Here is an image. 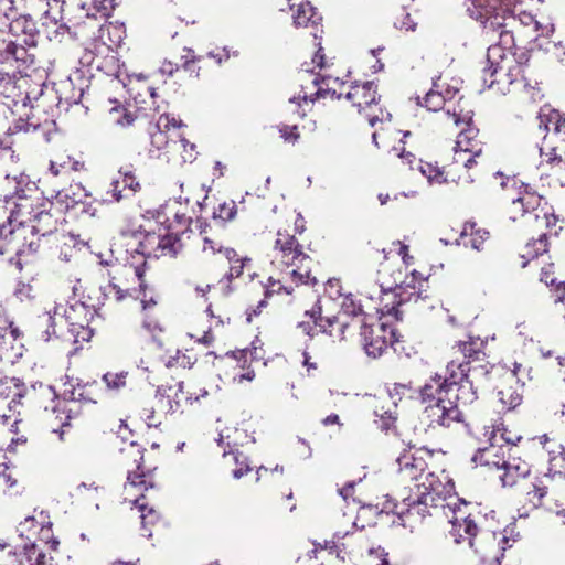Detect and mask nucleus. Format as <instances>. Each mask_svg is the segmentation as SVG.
Wrapping results in <instances>:
<instances>
[{"instance_id": "21", "label": "nucleus", "mask_w": 565, "mask_h": 565, "mask_svg": "<svg viewBox=\"0 0 565 565\" xmlns=\"http://www.w3.org/2000/svg\"><path fill=\"white\" fill-rule=\"evenodd\" d=\"M291 11L294 24L296 26L308 28L312 25L317 28L321 17L315 11L308 0H285Z\"/></svg>"}, {"instance_id": "40", "label": "nucleus", "mask_w": 565, "mask_h": 565, "mask_svg": "<svg viewBox=\"0 0 565 565\" xmlns=\"http://www.w3.org/2000/svg\"><path fill=\"white\" fill-rule=\"evenodd\" d=\"M196 361L195 355L191 351H179L177 350L173 355H170L166 360L167 367H182L190 369Z\"/></svg>"}, {"instance_id": "35", "label": "nucleus", "mask_w": 565, "mask_h": 565, "mask_svg": "<svg viewBox=\"0 0 565 565\" xmlns=\"http://www.w3.org/2000/svg\"><path fill=\"white\" fill-rule=\"evenodd\" d=\"M469 364L466 362L451 361L447 365V376L443 380L455 391V386L468 377Z\"/></svg>"}, {"instance_id": "26", "label": "nucleus", "mask_w": 565, "mask_h": 565, "mask_svg": "<svg viewBox=\"0 0 565 565\" xmlns=\"http://www.w3.org/2000/svg\"><path fill=\"white\" fill-rule=\"evenodd\" d=\"M92 194L81 184H71L67 189H64L56 194V202L64 205L66 210L73 209L78 204H85V200L90 198Z\"/></svg>"}, {"instance_id": "39", "label": "nucleus", "mask_w": 565, "mask_h": 565, "mask_svg": "<svg viewBox=\"0 0 565 565\" xmlns=\"http://www.w3.org/2000/svg\"><path fill=\"white\" fill-rule=\"evenodd\" d=\"M462 404H471L477 398V393L469 376L455 386L454 395Z\"/></svg>"}, {"instance_id": "50", "label": "nucleus", "mask_w": 565, "mask_h": 565, "mask_svg": "<svg viewBox=\"0 0 565 565\" xmlns=\"http://www.w3.org/2000/svg\"><path fill=\"white\" fill-rule=\"evenodd\" d=\"M232 459L236 465L239 466L233 470L234 478L239 479L250 470L249 465L247 462V458L242 454H233Z\"/></svg>"}, {"instance_id": "58", "label": "nucleus", "mask_w": 565, "mask_h": 565, "mask_svg": "<svg viewBox=\"0 0 565 565\" xmlns=\"http://www.w3.org/2000/svg\"><path fill=\"white\" fill-rule=\"evenodd\" d=\"M280 136L286 141L295 142L299 138V134L297 132V126H285L280 128Z\"/></svg>"}, {"instance_id": "6", "label": "nucleus", "mask_w": 565, "mask_h": 565, "mask_svg": "<svg viewBox=\"0 0 565 565\" xmlns=\"http://www.w3.org/2000/svg\"><path fill=\"white\" fill-rule=\"evenodd\" d=\"M454 390L441 375H434L420 388V399L425 404L424 415L429 426L449 427L460 418V411L452 398Z\"/></svg>"}, {"instance_id": "27", "label": "nucleus", "mask_w": 565, "mask_h": 565, "mask_svg": "<svg viewBox=\"0 0 565 565\" xmlns=\"http://www.w3.org/2000/svg\"><path fill=\"white\" fill-rule=\"evenodd\" d=\"M418 170L427 179L429 184H443L449 181H457L455 169L443 170L437 164L420 161Z\"/></svg>"}, {"instance_id": "51", "label": "nucleus", "mask_w": 565, "mask_h": 565, "mask_svg": "<svg viewBox=\"0 0 565 565\" xmlns=\"http://www.w3.org/2000/svg\"><path fill=\"white\" fill-rule=\"evenodd\" d=\"M119 174L122 181V188L130 190L132 193L139 191L140 184L137 181L135 174L131 171L119 170Z\"/></svg>"}, {"instance_id": "13", "label": "nucleus", "mask_w": 565, "mask_h": 565, "mask_svg": "<svg viewBox=\"0 0 565 565\" xmlns=\"http://www.w3.org/2000/svg\"><path fill=\"white\" fill-rule=\"evenodd\" d=\"M361 327V341L365 353L373 358H380L394 342L395 333L392 327L385 323L369 324L363 316L352 322Z\"/></svg>"}, {"instance_id": "57", "label": "nucleus", "mask_w": 565, "mask_h": 565, "mask_svg": "<svg viewBox=\"0 0 565 565\" xmlns=\"http://www.w3.org/2000/svg\"><path fill=\"white\" fill-rule=\"evenodd\" d=\"M391 152L407 164H412L415 159L414 154L411 152H406L403 146H394L391 149Z\"/></svg>"}, {"instance_id": "9", "label": "nucleus", "mask_w": 565, "mask_h": 565, "mask_svg": "<svg viewBox=\"0 0 565 565\" xmlns=\"http://www.w3.org/2000/svg\"><path fill=\"white\" fill-rule=\"evenodd\" d=\"M172 223L168 226H160L156 231L152 225L145 228L143 232H136L127 243L128 252L140 254L145 257L159 258L161 256H173L177 254L179 239L171 232Z\"/></svg>"}, {"instance_id": "59", "label": "nucleus", "mask_w": 565, "mask_h": 565, "mask_svg": "<svg viewBox=\"0 0 565 565\" xmlns=\"http://www.w3.org/2000/svg\"><path fill=\"white\" fill-rule=\"evenodd\" d=\"M224 249L217 242L210 239L207 237L204 238L203 243V252L215 254L216 252L224 255Z\"/></svg>"}, {"instance_id": "2", "label": "nucleus", "mask_w": 565, "mask_h": 565, "mask_svg": "<svg viewBox=\"0 0 565 565\" xmlns=\"http://www.w3.org/2000/svg\"><path fill=\"white\" fill-rule=\"evenodd\" d=\"M423 450L406 451L397 459L398 471L404 481H414L408 495L401 494V502L387 501V513L398 516L403 526L413 529L427 515L437 510L454 492V483L445 471L439 475L426 471L427 463Z\"/></svg>"}, {"instance_id": "15", "label": "nucleus", "mask_w": 565, "mask_h": 565, "mask_svg": "<svg viewBox=\"0 0 565 565\" xmlns=\"http://www.w3.org/2000/svg\"><path fill=\"white\" fill-rule=\"evenodd\" d=\"M148 484H150V483L146 480V478L142 473L128 471L127 483L125 484V493H126L125 500H128L138 507V509L141 513L140 518H141V524H142V529L145 531V535L150 537L152 534L150 531L147 532L146 527L148 524H154L158 521L159 515L154 511L153 508H148V505L146 503L141 502V500L145 498L142 493H140V494L132 493L134 490H137V491L147 490Z\"/></svg>"}, {"instance_id": "54", "label": "nucleus", "mask_w": 565, "mask_h": 565, "mask_svg": "<svg viewBox=\"0 0 565 565\" xmlns=\"http://www.w3.org/2000/svg\"><path fill=\"white\" fill-rule=\"evenodd\" d=\"M394 25L399 30L414 31L416 23L413 21L409 13L402 12L399 17H396Z\"/></svg>"}, {"instance_id": "5", "label": "nucleus", "mask_w": 565, "mask_h": 565, "mask_svg": "<svg viewBox=\"0 0 565 565\" xmlns=\"http://www.w3.org/2000/svg\"><path fill=\"white\" fill-rule=\"evenodd\" d=\"M97 316L94 307H90L82 301H75L71 305H56L52 310H49L44 317L45 322L50 324L52 330L45 331V340H50L52 334L60 333L61 337L66 338L64 329L74 343L88 342L93 337V328L90 323Z\"/></svg>"}, {"instance_id": "34", "label": "nucleus", "mask_w": 565, "mask_h": 565, "mask_svg": "<svg viewBox=\"0 0 565 565\" xmlns=\"http://www.w3.org/2000/svg\"><path fill=\"white\" fill-rule=\"evenodd\" d=\"M81 168L79 161L73 160L70 156L60 154L50 161L49 170L54 177H58L70 171H78Z\"/></svg>"}, {"instance_id": "8", "label": "nucleus", "mask_w": 565, "mask_h": 565, "mask_svg": "<svg viewBox=\"0 0 565 565\" xmlns=\"http://www.w3.org/2000/svg\"><path fill=\"white\" fill-rule=\"evenodd\" d=\"M0 76V103L6 105L18 117V120L25 122L31 119L32 115V94H39L38 89L30 92L31 78L19 73H11L3 70Z\"/></svg>"}, {"instance_id": "42", "label": "nucleus", "mask_w": 565, "mask_h": 565, "mask_svg": "<svg viewBox=\"0 0 565 565\" xmlns=\"http://www.w3.org/2000/svg\"><path fill=\"white\" fill-rule=\"evenodd\" d=\"M520 22L525 26H532L533 31L540 32L541 35L551 36L554 33V25L552 23L542 24L536 21L532 14H520Z\"/></svg>"}, {"instance_id": "22", "label": "nucleus", "mask_w": 565, "mask_h": 565, "mask_svg": "<svg viewBox=\"0 0 565 565\" xmlns=\"http://www.w3.org/2000/svg\"><path fill=\"white\" fill-rule=\"evenodd\" d=\"M20 337V330L13 326L6 308L0 305V356L10 350H15Z\"/></svg>"}, {"instance_id": "48", "label": "nucleus", "mask_w": 565, "mask_h": 565, "mask_svg": "<svg viewBox=\"0 0 565 565\" xmlns=\"http://www.w3.org/2000/svg\"><path fill=\"white\" fill-rule=\"evenodd\" d=\"M156 406H147L142 409V418L145 419L148 427H158L161 424V414L160 408L158 406V402L154 399Z\"/></svg>"}, {"instance_id": "49", "label": "nucleus", "mask_w": 565, "mask_h": 565, "mask_svg": "<svg viewBox=\"0 0 565 565\" xmlns=\"http://www.w3.org/2000/svg\"><path fill=\"white\" fill-rule=\"evenodd\" d=\"M103 381L110 390H119L126 384V373H106L103 376Z\"/></svg>"}, {"instance_id": "23", "label": "nucleus", "mask_w": 565, "mask_h": 565, "mask_svg": "<svg viewBox=\"0 0 565 565\" xmlns=\"http://www.w3.org/2000/svg\"><path fill=\"white\" fill-rule=\"evenodd\" d=\"M504 457V448L492 441L488 447L478 449V451L472 457V461L476 465L500 470L503 468L504 462L507 461Z\"/></svg>"}, {"instance_id": "18", "label": "nucleus", "mask_w": 565, "mask_h": 565, "mask_svg": "<svg viewBox=\"0 0 565 565\" xmlns=\"http://www.w3.org/2000/svg\"><path fill=\"white\" fill-rule=\"evenodd\" d=\"M513 369L502 373V385L498 387V396L503 408L511 411L519 406L522 402V394L520 392V384L518 379V372L521 369V364L514 363Z\"/></svg>"}, {"instance_id": "31", "label": "nucleus", "mask_w": 565, "mask_h": 565, "mask_svg": "<svg viewBox=\"0 0 565 565\" xmlns=\"http://www.w3.org/2000/svg\"><path fill=\"white\" fill-rule=\"evenodd\" d=\"M461 238L465 246L480 250L482 249L483 243L489 238V232L484 228L477 227L476 223H466L461 231Z\"/></svg>"}, {"instance_id": "11", "label": "nucleus", "mask_w": 565, "mask_h": 565, "mask_svg": "<svg viewBox=\"0 0 565 565\" xmlns=\"http://www.w3.org/2000/svg\"><path fill=\"white\" fill-rule=\"evenodd\" d=\"M344 96L367 118L372 127L376 122L384 124L391 120L392 115L379 104L380 97L373 82L352 85Z\"/></svg>"}, {"instance_id": "7", "label": "nucleus", "mask_w": 565, "mask_h": 565, "mask_svg": "<svg viewBox=\"0 0 565 565\" xmlns=\"http://www.w3.org/2000/svg\"><path fill=\"white\" fill-rule=\"evenodd\" d=\"M447 115L454 119L456 126H463L454 147V168L461 166L466 170V174L458 175L457 179L470 183L473 181V177L469 171L477 166V158L482 152L477 140L478 129L471 126L472 111L460 107L459 111L454 109L452 114L447 110Z\"/></svg>"}, {"instance_id": "10", "label": "nucleus", "mask_w": 565, "mask_h": 565, "mask_svg": "<svg viewBox=\"0 0 565 565\" xmlns=\"http://www.w3.org/2000/svg\"><path fill=\"white\" fill-rule=\"evenodd\" d=\"M274 253L275 263H280L287 267H295L286 273V276L292 282L296 285L316 284V278L311 277L307 265L309 258L303 254L301 246L294 236L278 232Z\"/></svg>"}, {"instance_id": "63", "label": "nucleus", "mask_w": 565, "mask_h": 565, "mask_svg": "<svg viewBox=\"0 0 565 565\" xmlns=\"http://www.w3.org/2000/svg\"><path fill=\"white\" fill-rule=\"evenodd\" d=\"M1 480L3 481L4 486L9 489H12L17 486L18 483V480L15 477H13V475L11 472H7L4 471L2 475H1Z\"/></svg>"}, {"instance_id": "60", "label": "nucleus", "mask_w": 565, "mask_h": 565, "mask_svg": "<svg viewBox=\"0 0 565 565\" xmlns=\"http://www.w3.org/2000/svg\"><path fill=\"white\" fill-rule=\"evenodd\" d=\"M177 71H178V65L170 61H164L159 68V72L162 75H168V76H172Z\"/></svg>"}, {"instance_id": "1", "label": "nucleus", "mask_w": 565, "mask_h": 565, "mask_svg": "<svg viewBox=\"0 0 565 565\" xmlns=\"http://www.w3.org/2000/svg\"><path fill=\"white\" fill-rule=\"evenodd\" d=\"M6 185L14 192L0 199V210L8 212L7 222L0 224V254L31 255L40 246V237L56 230L53 203L24 174L7 175Z\"/></svg>"}, {"instance_id": "44", "label": "nucleus", "mask_w": 565, "mask_h": 565, "mask_svg": "<svg viewBox=\"0 0 565 565\" xmlns=\"http://www.w3.org/2000/svg\"><path fill=\"white\" fill-rule=\"evenodd\" d=\"M521 435L516 431H512L508 427L501 425L492 431V439L494 443L503 440L508 445H516L521 440Z\"/></svg>"}, {"instance_id": "20", "label": "nucleus", "mask_w": 565, "mask_h": 565, "mask_svg": "<svg viewBox=\"0 0 565 565\" xmlns=\"http://www.w3.org/2000/svg\"><path fill=\"white\" fill-rule=\"evenodd\" d=\"M13 405L10 404L9 409L13 411L12 415H2V427H0V435L6 439L0 444V450L14 451L18 444H24L26 439L23 436H18V424L20 422L19 415L15 408L20 405L19 402L13 401Z\"/></svg>"}, {"instance_id": "33", "label": "nucleus", "mask_w": 565, "mask_h": 565, "mask_svg": "<svg viewBox=\"0 0 565 565\" xmlns=\"http://www.w3.org/2000/svg\"><path fill=\"white\" fill-rule=\"evenodd\" d=\"M438 85H435V88L430 89L424 97V103L422 104L425 106L428 110L437 111L443 108L446 100L451 99L457 89L456 88H448L446 89L445 94H443L440 90L437 89Z\"/></svg>"}, {"instance_id": "38", "label": "nucleus", "mask_w": 565, "mask_h": 565, "mask_svg": "<svg viewBox=\"0 0 565 565\" xmlns=\"http://www.w3.org/2000/svg\"><path fill=\"white\" fill-rule=\"evenodd\" d=\"M82 8L87 11V15L99 14L107 18L113 12L115 4L114 0H87L82 4Z\"/></svg>"}, {"instance_id": "14", "label": "nucleus", "mask_w": 565, "mask_h": 565, "mask_svg": "<svg viewBox=\"0 0 565 565\" xmlns=\"http://www.w3.org/2000/svg\"><path fill=\"white\" fill-rule=\"evenodd\" d=\"M468 503L465 501L454 502H440L438 508H441L443 513L449 518L451 513L452 516L449 519L451 523L450 534L452 535L456 543H461L463 541H468L469 545L472 546V537L477 533V525L473 520L466 515V512L462 511V507L467 508Z\"/></svg>"}, {"instance_id": "36", "label": "nucleus", "mask_w": 565, "mask_h": 565, "mask_svg": "<svg viewBox=\"0 0 565 565\" xmlns=\"http://www.w3.org/2000/svg\"><path fill=\"white\" fill-rule=\"evenodd\" d=\"M539 443L543 446L548 455L551 463L557 466L564 460V448L557 440L551 439L547 435H542L537 438Z\"/></svg>"}, {"instance_id": "45", "label": "nucleus", "mask_w": 565, "mask_h": 565, "mask_svg": "<svg viewBox=\"0 0 565 565\" xmlns=\"http://www.w3.org/2000/svg\"><path fill=\"white\" fill-rule=\"evenodd\" d=\"M124 190L121 177L118 173V175L109 183L108 190L100 200L104 203L119 202L122 199L121 193Z\"/></svg>"}, {"instance_id": "19", "label": "nucleus", "mask_w": 565, "mask_h": 565, "mask_svg": "<svg viewBox=\"0 0 565 565\" xmlns=\"http://www.w3.org/2000/svg\"><path fill=\"white\" fill-rule=\"evenodd\" d=\"M180 126L181 121L173 116L163 114L159 117L157 130L151 134V148L149 150L151 157L161 158L163 154L167 159V156H170L172 151L170 147L171 142L168 141L166 130L170 127L178 128Z\"/></svg>"}, {"instance_id": "46", "label": "nucleus", "mask_w": 565, "mask_h": 565, "mask_svg": "<svg viewBox=\"0 0 565 565\" xmlns=\"http://www.w3.org/2000/svg\"><path fill=\"white\" fill-rule=\"evenodd\" d=\"M236 206L234 201L222 202L213 210V218L221 222H227L235 217Z\"/></svg>"}, {"instance_id": "37", "label": "nucleus", "mask_w": 565, "mask_h": 565, "mask_svg": "<svg viewBox=\"0 0 565 565\" xmlns=\"http://www.w3.org/2000/svg\"><path fill=\"white\" fill-rule=\"evenodd\" d=\"M224 257L230 263V270L227 274L228 279L239 277L243 274V269L246 264L250 262L247 257H238L237 253L233 248L228 247L224 249Z\"/></svg>"}, {"instance_id": "32", "label": "nucleus", "mask_w": 565, "mask_h": 565, "mask_svg": "<svg viewBox=\"0 0 565 565\" xmlns=\"http://www.w3.org/2000/svg\"><path fill=\"white\" fill-rule=\"evenodd\" d=\"M539 119L540 128H543V130L548 131L550 126H552L555 134H559L562 125L565 124V117H563V115L558 110L552 108L548 105H545L541 108L539 113Z\"/></svg>"}, {"instance_id": "55", "label": "nucleus", "mask_w": 565, "mask_h": 565, "mask_svg": "<svg viewBox=\"0 0 565 565\" xmlns=\"http://www.w3.org/2000/svg\"><path fill=\"white\" fill-rule=\"evenodd\" d=\"M17 297L21 300H30L35 296V289L30 282H20L15 289Z\"/></svg>"}, {"instance_id": "29", "label": "nucleus", "mask_w": 565, "mask_h": 565, "mask_svg": "<svg viewBox=\"0 0 565 565\" xmlns=\"http://www.w3.org/2000/svg\"><path fill=\"white\" fill-rule=\"evenodd\" d=\"M24 49L18 47L17 44L10 42L6 45L4 50H0V76L3 70H9L11 73L20 72L21 55L24 54Z\"/></svg>"}, {"instance_id": "43", "label": "nucleus", "mask_w": 565, "mask_h": 565, "mask_svg": "<svg viewBox=\"0 0 565 565\" xmlns=\"http://www.w3.org/2000/svg\"><path fill=\"white\" fill-rule=\"evenodd\" d=\"M87 386L81 385V384H73L72 382L64 383V388L62 391V395L64 399L68 401H82V399H88L86 396L87 394ZM89 401H93L89 398Z\"/></svg>"}, {"instance_id": "61", "label": "nucleus", "mask_w": 565, "mask_h": 565, "mask_svg": "<svg viewBox=\"0 0 565 565\" xmlns=\"http://www.w3.org/2000/svg\"><path fill=\"white\" fill-rule=\"evenodd\" d=\"M23 26L25 31H32L33 23L31 21H28L25 18H19L11 24V28L17 31L19 28Z\"/></svg>"}, {"instance_id": "41", "label": "nucleus", "mask_w": 565, "mask_h": 565, "mask_svg": "<svg viewBox=\"0 0 565 565\" xmlns=\"http://www.w3.org/2000/svg\"><path fill=\"white\" fill-rule=\"evenodd\" d=\"M547 233H543L537 239H533L525 245L523 258H535L547 252Z\"/></svg>"}, {"instance_id": "47", "label": "nucleus", "mask_w": 565, "mask_h": 565, "mask_svg": "<svg viewBox=\"0 0 565 565\" xmlns=\"http://www.w3.org/2000/svg\"><path fill=\"white\" fill-rule=\"evenodd\" d=\"M540 154L541 166L547 164L553 169L562 163L561 157L556 154V149L550 147L546 142L540 148Z\"/></svg>"}, {"instance_id": "24", "label": "nucleus", "mask_w": 565, "mask_h": 565, "mask_svg": "<svg viewBox=\"0 0 565 565\" xmlns=\"http://www.w3.org/2000/svg\"><path fill=\"white\" fill-rule=\"evenodd\" d=\"M502 473L499 478L504 487H513L519 480L525 478L530 473V466L521 458H510L504 462L501 469Z\"/></svg>"}, {"instance_id": "56", "label": "nucleus", "mask_w": 565, "mask_h": 565, "mask_svg": "<svg viewBox=\"0 0 565 565\" xmlns=\"http://www.w3.org/2000/svg\"><path fill=\"white\" fill-rule=\"evenodd\" d=\"M125 276H130L134 280L139 282L140 290L143 289V270L139 266H125L124 267Z\"/></svg>"}, {"instance_id": "3", "label": "nucleus", "mask_w": 565, "mask_h": 565, "mask_svg": "<svg viewBox=\"0 0 565 565\" xmlns=\"http://www.w3.org/2000/svg\"><path fill=\"white\" fill-rule=\"evenodd\" d=\"M521 0H468L467 11L470 17L486 29L498 32L501 44L491 45L488 49L489 66L484 73L491 77L490 85L497 83L512 84L520 75V66L516 64L510 49L514 44V38L511 31L507 30L515 23L512 8Z\"/></svg>"}, {"instance_id": "4", "label": "nucleus", "mask_w": 565, "mask_h": 565, "mask_svg": "<svg viewBox=\"0 0 565 565\" xmlns=\"http://www.w3.org/2000/svg\"><path fill=\"white\" fill-rule=\"evenodd\" d=\"M306 316L313 320V327L309 322L301 321L298 327L308 335H313L315 329L329 334L331 338L342 341L352 322L363 315L360 303L351 294H343L339 279H329L324 296L319 298Z\"/></svg>"}, {"instance_id": "53", "label": "nucleus", "mask_w": 565, "mask_h": 565, "mask_svg": "<svg viewBox=\"0 0 565 565\" xmlns=\"http://www.w3.org/2000/svg\"><path fill=\"white\" fill-rule=\"evenodd\" d=\"M131 288L121 287L117 284L110 282L106 288V295L108 297L115 298L117 301H120L130 295Z\"/></svg>"}, {"instance_id": "52", "label": "nucleus", "mask_w": 565, "mask_h": 565, "mask_svg": "<svg viewBox=\"0 0 565 565\" xmlns=\"http://www.w3.org/2000/svg\"><path fill=\"white\" fill-rule=\"evenodd\" d=\"M322 83L326 85V88L319 87L315 95L320 96L331 94L332 96H337V98H340L343 95L342 92L338 93L334 87L338 84V78L327 77L322 79Z\"/></svg>"}, {"instance_id": "62", "label": "nucleus", "mask_w": 565, "mask_h": 565, "mask_svg": "<svg viewBox=\"0 0 565 565\" xmlns=\"http://www.w3.org/2000/svg\"><path fill=\"white\" fill-rule=\"evenodd\" d=\"M553 264H550L547 267L542 268L541 271V281L545 282L546 285H554L555 279L550 278V275L552 274Z\"/></svg>"}, {"instance_id": "12", "label": "nucleus", "mask_w": 565, "mask_h": 565, "mask_svg": "<svg viewBox=\"0 0 565 565\" xmlns=\"http://www.w3.org/2000/svg\"><path fill=\"white\" fill-rule=\"evenodd\" d=\"M510 213L513 221L518 215L525 216L527 222L534 220L539 228H553L557 223V217L543 198L527 191L512 201Z\"/></svg>"}, {"instance_id": "25", "label": "nucleus", "mask_w": 565, "mask_h": 565, "mask_svg": "<svg viewBox=\"0 0 565 565\" xmlns=\"http://www.w3.org/2000/svg\"><path fill=\"white\" fill-rule=\"evenodd\" d=\"M132 431L128 428V426L121 420L117 430V438L121 439L122 443H127L126 448H120V451L125 455V462L129 463L130 461L137 466L139 469L140 461L143 458V452L141 447L131 440Z\"/></svg>"}, {"instance_id": "30", "label": "nucleus", "mask_w": 565, "mask_h": 565, "mask_svg": "<svg viewBox=\"0 0 565 565\" xmlns=\"http://www.w3.org/2000/svg\"><path fill=\"white\" fill-rule=\"evenodd\" d=\"M171 153L170 156H167V161H173L175 163H185V162H192L195 157V145L191 143L184 138H181L178 141L171 142Z\"/></svg>"}, {"instance_id": "17", "label": "nucleus", "mask_w": 565, "mask_h": 565, "mask_svg": "<svg viewBox=\"0 0 565 565\" xmlns=\"http://www.w3.org/2000/svg\"><path fill=\"white\" fill-rule=\"evenodd\" d=\"M47 9L42 15V28L49 40L60 41L68 32V26L63 21V4L60 0H47Z\"/></svg>"}, {"instance_id": "28", "label": "nucleus", "mask_w": 565, "mask_h": 565, "mask_svg": "<svg viewBox=\"0 0 565 565\" xmlns=\"http://www.w3.org/2000/svg\"><path fill=\"white\" fill-rule=\"evenodd\" d=\"M18 565H51L52 557L46 555L35 545L25 544L21 551L14 552Z\"/></svg>"}, {"instance_id": "64", "label": "nucleus", "mask_w": 565, "mask_h": 565, "mask_svg": "<svg viewBox=\"0 0 565 565\" xmlns=\"http://www.w3.org/2000/svg\"><path fill=\"white\" fill-rule=\"evenodd\" d=\"M255 377L254 371H247L245 373H235L233 375V381L237 383H242L244 380L246 381H253Z\"/></svg>"}, {"instance_id": "16", "label": "nucleus", "mask_w": 565, "mask_h": 565, "mask_svg": "<svg viewBox=\"0 0 565 565\" xmlns=\"http://www.w3.org/2000/svg\"><path fill=\"white\" fill-rule=\"evenodd\" d=\"M154 399L158 402L160 412L175 413L182 411L183 405L193 404V394L185 395L183 382H175L159 386Z\"/></svg>"}]
</instances>
